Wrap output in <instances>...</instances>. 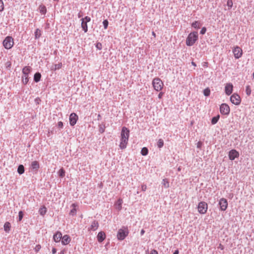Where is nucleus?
Instances as JSON below:
<instances>
[{
    "mask_svg": "<svg viewBox=\"0 0 254 254\" xmlns=\"http://www.w3.org/2000/svg\"><path fill=\"white\" fill-rule=\"evenodd\" d=\"M129 134V129L127 127H124L122 129L121 133V137L119 145L121 149H123L126 148L128 143Z\"/></svg>",
    "mask_w": 254,
    "mask_h": 254,
    "instance_id": "nucleus-1",
    "label": "nucleus"
},
{
    "mask_svg": "<svg viewBox=\"0 0 254 254\" xmlns=\"http://www.w3.org/2000/svg\"><path fill=\"white\" fill-rule=\"evenodd\" d=\"M198 33L197 32H192L190 33L187 39L186 44L187 46H192L198 39Z\"/></svg>",
    "mask_w": 254,
    "mask_h": 254,
    "instance_id": "nucleus-2",
    "label": "nucleus"
},
{
    "mask_svg": "<svg viewBox=\"0 0 254 254\" xmlns=\"http://www.w3.org/2000/svg\"><path fill=\"white\" fill-rule=\"evenodd\" d=\"M152 86L155 90L160 91L164 87V83L160 78L156 77L152 80Z\"/></svg>",
    "mask_w": 254,
    "mask_h": 254,
    "instance_id": "nucleus-3",
    "label": "nucleus"
},
{
    "mask_svg": "<svg viewBox=\"0 0 254 254\" xmlns=\"http://www.w3.org/2000/svg\"><path fill=\"white\" fill-rule=\"evenodd\" d=\"M128 230L127 227H123L119 230L117 233V238L119 240H123L128 234Z\"/></svg>",
    "mask_w": 254,
    "mask_h": 254,
    "instance_id": "nucleus-4",
    "label": "nucleus"
},
{
    "mask_svg": "<svg viewBox=\"0 0 254 254\" xmlns=\"http://www.w3.org/2000/svg\"><path fill=\"white\" fill-rule=\"evenodd\" d=\"M208 209V204L204 201H201L198 203L197 205L198 212L201 214H204L207 212Z\"/></svg>",
    "mask_w": 254,
    "mask_h": 254,
    "instance_id": "nucleus-5",
    "label": "nucleus"
},
{
    "mask_svg": "<svg viewBox=\"0 0 254 254\" xmlns=\"http://www.w3.org/2000/svg\"><path fill=\"white\" fill-rule=\"evenodd\" d=\"M14 41L11 37L7 36L3 41V45L6 49H10L13 46Z\"/></svg>",
    "mask_w": 254,
    "mask_h": 254,
    "instance_id": "nucleus-6",
    "label": "nucleus"
},
{
    "mask_svg": "<svg viewBox=\"0 0 254 254\" xmlns=\"http://www.w3.org/2000/svg\"><path fill=\"white\" fill-rule=\"evenodd\" d=\"M230 112L229 106L225 103L222 104L220 106V112L224 115H228Z\"/></svg>",
    "mask_w": 254,
    "mask_h": 254,
    "instance_id": "nucleus-7",
    "label": "nucleus"
},
{
    "mask_svg": "<svg viewBox=\"0 0 254 254\" xmlns=\"http://www.w3.org/2000/svg\"><path fill=\"white\" fill-rule=\"evenodd\" d=\"M230 101L233 104L239 105L241 103V99L238 94L234 93L230 97Z\"/></svg>",
    "mask_w": 254,
    "mask_h": 254,
    "instance_id": "nucleus-8",
    "label": "nucleus"
},
{
    "mask_svg": "<svg viewBox=\"0 0 254 254\" xmlns=\"http://www.w3.org/2000/svg\"><path fill=\"white\" fill-rule=\"evenodd\" d=\"M233 53L236 59H238L241 58L243 55V51L239 46H236L233 49Z\"/></svg>",
    "mask_w": 254,
    "mask_h": 254,
    "instance_id": "nucleus-9",
    "label": "nucleus"
},
{
    "mask_svg": "<svg viewBox=\"0 0 254 254\" xmlns=\"http://www.w3.org/2000/svg\"><path fill=\"white\" fill-rule=\"evenodd\" d=\"M219 205L221 211H225L228 207V202L226 198H222L219 200Z\"/></svg>",
    "mask_w": 254,
    "mask_h": 254,
    "instance_id": "nucleus-10",
    "label": "nucleus"
},
{
    "mask_svg": "<svg viewBox=\"0 0 254 254\" xmlns=\"http://www.w3.org/2000/svg\"><path fill=\"white\" fill-rule=\"evenodd\" d=\"M239 153L235 149H232L229 152V158L231 160H234L239 157Z\"/></svg>",
    "mask_w": 254,
    "mask_h": 254,
    "instance_id": "nucleus-11",
    "label": "nucleus"
},
{
    "mask_svg": "<svg viewBox=\"0 0 254 254\" xmlns=\"http://www.w3.org/2000/svg\"><path fill=\"white\" fill-rule=\"evenodd\" d=\"M78 120L77 115L74 113H71L69 116V123L71 126H73L76 123Z\"/></svg>",
    "mask_w": 254,
    "mask_h": 254,
    "instance_id": "nucleus-12",
    "label": "nucleus"
},
{
    "mask_svg": "<svg viewBox=\"0 0 254 254\" xmlns=\"http://www.w3.org/2000/svg\"><path fill=\"white\" fill-rule=\"evenodd\" d=\"M233 86L231 83H227L225 87V92L226 94L230 95L233 92Z\"/></svg>",
    "mask_w": 254,
    "mask_h": 254,
    "instance_id": "nucleus-13",
    "label": "nucleus"
},
{
    "mask_svg": "<svg viewBox=\"0 0 254 254\" xmlns=\"http://www.w3.org/2000/svg\"><path fill=\"white\" fill-rule=\"evenodd\" d=\"M71 241V238L67 235H65L62 237V243L64 245L68 244Z\"/></svg>",
    "mask_w": 254,
    "mask_h": 254,
    "instance_id": "nucleus-14",
    "label": "nucleus"
},
{
    "mask_svg": "<svg viewBox=\"0 0 254 254\" xmlns=\"http://www.w3.org/2000/svg\"><path fill=\"white\" fill-rule=\"evenodd\" d=\"M61 239H62V234L60 232H57L53 237L54 241L56 243L59 242Z\"/></svg>",
    "mask_w": 254,
    "mask_h": 254,
    "instance_id": "nucleus-15",
    "label": "nucleus"
},
{
    "mask_svg": "<svg viewBox=\"0 0 254 254\" xmlns=\"http://www.w3.org/2000/svg\"><path fill=\"white\" fill-rule=\"evenodd\" d=\"M123 200L119 198L115 203V208L118 210H121L122 208Z\"/></svg>",
    "mask_w": 254,
    "mask_h": 254,
    "instance_id": "nucleus-16",
    "label": "nucleus"
},
{
    "mask_svg": "<svg viewBox=\"0 0 254 254\" xmlns=\"http://www.w3.org/2000/svg\"><path fill=\"white\" fill-rule=\"evenodd\" d=\"M106 238V235L104 232H100L97 235V239L99 242H103Z\"/></svg>",
    "mask_w": 254,
    "mask_h": 254,
    "instance_id": "nucleus-17",
    "label": "nucleus"
},
{
    "mask_svg": "<svg viewBox=\"0 0 254 254\" xmlns=\"http://www.w3.org/2000/svg\"><path fill=\"white\" fill-rule=\"evenodd\" d=\"M72 207V209L70 211L69 214L72 216L75 215L76 214L77 205L75 203H73L71 205Z\"/></svg>",
    "mask_w": 254,
    "mask_h": 254,
    "instance_id": "nucleus-18",
    "label": "nucleus"
},
{
    "mask_svg": "<svg viewBox=\"0 0 254 254\" xmlns=\"http://www.w3.org/2000/svg\"><path fill=\"white\" fill-rule=\"evenodd\" d=\"M98 227L99 224L98 222L96 221H94L93 222H92L89 229L90 230L95 231L98 229Z\"/></svg>",
    "mask_w": 254,
    "mask_h": 254,
    "instance_id": "nucleus-19",
    "label": "nucleus"
},
{
    "mask_svg": "<svg viewBox=\"0 0 254 254\" xmlns=\"http://www.w3.org/2000/svg\"><path fill=\"white\" fill-rule=\"evenodd\" d=\"M31 71V68L30 66H26L23 67L22 69V73L24 75H28Z\"/></svg>",
    "mask_w": 254,
    "mask_h": 254,
    "instance_id": "nucleus-20",
    "label": "nucleus"
},
{
    "mask_svg": "<svg viewBox=\"0 0 254 254\" xmlns=\"http://www.w3.org/2000/svg\"><path fill=\"white\" fill-rule=\"evenodd\" d=\"M31 168L33 170H37L39 168V164L38 162L37 161L32 162Z\"/></svg>",
    "mask_w": 254,
    "mask_h": 254,
    "instance_id": "nucleus-21",
    "label": "nucleus"
},
{
    "mask_svg": "<svg viewBox=\"0 0 254 254\" xmlns=\"http://www.w3.org/2000/svg\"><path fill=\"white\" fill-rule=\"evenodd\" d=\"M62 66V63H58V64H55L54 65H53L51 68V69L52 70H56L57 69H59L60 68H61Z\"/></svg>",
    "mask_w": 254,
    "mask_h": 254,
    "instance_id": "nucleus-22",
    "label": "nucleus"
},
{
    "mask_svg": "<svg viewBox=\"0 0 254 254\" xmlns=\"http://www.w3.org/2000/svg\"><path fill=\"white\" fill-rule=\"evenodd\" d=\"M40 215L44 216L47 212V208L45 206H42L39 210Z\"/></svg>",
    "mask_w": 254,
    "mask_h": 254,
    "instance_id": "nucleus-23",
    "label": "nucleus"
},
{
    "mask_svg": "<svg viewBox=\"0 0 254 254\" xmlns=\"http://www.w3.org/2000/svg\"><path fill=\"white\" fill-rule=\"evenodd\" d=\"M41 75L39 72H36L34 76V80L36 82H38L40 80Z\"/></svg>",
    "mask_w": 254,
    "mask_h": 254,
    "instance_id": "nucleus-24",
    "label": "nucleus"
},
{
    "mask_svg": "<svg viewBox=\"0 0 254 254\" xmlns=\"http://www.w3.org/2000/svg\"><path fill=\"white\" fill-rule=\"evenodd\" d=\"M39 9L41 13L45 14L47 12V9L45 6L41 5L39 7Z\"/></svg>",
    "mask_w": 254,
    "mask_h": 254,
    "instance_id": "nucleus-25",
    "label": "nucleus"
},
{
    "mask_svg": "<svg viewBox=\"0 0 254 254\" xmlns=\"http://www.w3.org/2000/svg\"><path fill=\"white\" fill-rule=\"evenodd\" d=\"M81 27L85 32H87L88 31V27L87 22L82 20Z\"/></svg>",
    "mask_w": 254,
    "mask_h": 254,
    "instance_id": "nucleus-26",
    "label": "nucleus"
},
{
    "mask_svg": "<svg viewBox=\"0 0 254 254\" xmlns=\"http://www.w3.org/2000/svg\"><path fill=\"white\" fill-rule=\"evenodd\" d=\"M29 81L28 75H24L22 77V81L24 84H26Z\"/></svg>",
    "mask_w": 254,
    "mask_h": 254,
    "instance_id": "nucleus-27",
    "label": "nucleus"
},
{
    "mask_svg": "<svg viewBox=\"0 0 254 254\" xmlns=\"http://www.w3.org/2000/svg\"><path fill=\"white\" fill-rule=\"evenodd\" d=\"M219 118H220V116H219V115H217L216 116L213 117V118H212V119H211V124H212V125H215V124H216L217 123V122L218 121V120H219Z\"/></svg>",
    "mask_w": 254,
    "mask_h": 254,
    "instance_id": "nucleus-28",
    "label": "nucleus"
},
{
    "mask_svg": "<svg viewBox=\"0 0 254 254\" xmlns=\"http://www.w3.org/2000/svg\"><path fill=\"white\" fill-rule=\"evenodd\" d=\"M162 185L165 188H168L169 187V182L167 179H164L162 182Z\"/></svg>",
    "mask_w": 254,
    "mask_h": 254,
    "instance_id": "nucleus-29",
    "label": "nucleus"
},
{
    "mask_svg": "<svg viewBox=\"0 0 254 254\" xmlns=\"http://www.w3.org/2000/svg\"><path fill=\"white\" fill-rule=\"evenodd\" d=\"M191 26H192V27H193V28H194L195 29H198L200 28V27L201 26V24L199 22H198L197 21H195L194 22H193L192 23Z\"/></svg>",
    "mask_w": 254,
    "mask_h": 254,
    "instance_id": "nucleus-30",
    "label": "nucleus"
},
{
    "mask_svg": "<svg viewBox=\"0 0 254 254\" xmlns=\"http://www.w3.org/2000/svg\"><path fill=\"white\" fill-rule=\"evenodd\" d=\"M4 231L6 232H9L10 229V223L7 222L5 223L4 225Z\"/></svg>",
    "mask_w": 254,
    "mask_h": 254,
    "instance_id": "nucleus-31",
    "label": "nucleus"
},
{
    "mask_svg": "<svg viewBox=\"0 0 254 254\" xmlns=\"http://www.w3.org/2000/svg\"><path fill=\"white\" fill-rule=\"evenodd\" d=\"M17 172L20 174L21 175L24 173V167L23 165H20L17 169Z\"/></svg>",
    "mask_w": 254,
    "mask_h": 254,
    "instance_id": "nucleus-32",
    "label": "nucleus"
},
{
    "mask_svg": "<svg viewBox=\"0 0 254 254\" xmlns=\"http://www.w3.org/2000/svg\"><path fill=\"white\" fill-rule=\"evenodd\" d=\"M41 31L39 29H37L35 32V38L36 39H38L41 36Z\"/></svg>",
    "mask_w": 254,
    "mask_h": 254,
    "instance_id": "nucleus-33",
    "label": "nucleus"
},
{
    "mask_svg": "<svg viewBox=\"0 0 254 254\" xmlns=\"http://www.w3.org/2000/svg\"><path fill=\"white\" fill-rule=\"evenodd\" d=\"M203 94L205 96H209L210 94V90L209 88H206L203 90Z\"/></svg>",
    "mask_w": 254,
    "mask_h": 254,
    "instance_id": "nucleus-34",
    "label": "nucleus"
},
{
    "mask_svg": "<svg viewBox=\"0 0 254 254\" xmlns=\"http://www.w3.org/2000/svg\"><path fill=\"white\" fill-rule=\"evenodd\" d=\"M164 145V141L162 139H159L157 142V146L159 148H161Z\"/></svg>",
    "mask_w": 254,
    "mask_h": 254,
    "instance_id": "nucleus-35",
    "label": "nucleus"
},
{
    "mask_svg": "<svg viewBox=\"0 0 254 254\" xmlns=\"http://www.w3.org/2000/svg\"><path fill=\"white\" fill-rule=\"evenodd\" d=\"M141 153L143 156L146 155L148 154V149L146 147H143L141 151Z\"/></svg>",
    "mask_w": 254,
    "mask_h": 254,
    "instance_id": "nucleus-36",
    "label": "nucleus"
},
{
    "mask_svg": "<svg viewBox=\"0 0 254 254\" xmlns=\"http://www.w3.org/2000/svg\"><path fill=\"white\" fill-rule=\"evenodd\" d=\"M246 92L248 96L251 94V89L249 85L246 86Z\"/></svg>",
    "mask_w": 254,
    "mask_h": 254,
    "instance_id": "nucleus-37",
    "label": "nucleus"
},
{
    "mask_svg": "<svg viewBox=\"0 0 254 254\" xmlns=\"http://www.w3.org/2000/svg\"><path fill=\"white\" fill-rule=\"evenodd\" d=\"M233 5V1L232 0H228L227 2V5L229 7V9H230L232 7Z\"/></svg>",
    "mask_w": 254,
    "mask_h": 254,
    "instance_id": "nucleus-38",
    "label": "nucleus"
},
{
    "mask_svg": "<svg viewBox=\"0 0 254 254\" xmlns=\"http://www.w3.org/2000/svg\"><path fill=\"white\" fill-rule=\"evenodd\" d=\"M59 176L64 177L65 176V171L63 169H61L59 172Z\"/></svg>",
    "mask_w": 254,
    "mask_h": 254,
    "instance_id": "nucleus-39",
    "label": "nucleus"
},
{
    "mask_svg": "<svg viewBox=\"0 0 254 254\" xmlns=\"http://www.w3.org/2000/svg\"><path fill=\"white\" fill-rule=\"evenodd\" d=\"M4 9V4L2 0H0V12Z\"/></svg>",
    "mask_w": 254,
    "mask_h": 254,
    "instance_id": "nucleus-40",
    "label": "nucleus"
},
{
    "mask_svg": "<svg viewBox=\"0 0 254 254\" xmlns=\"http://www.w3.org/2000/svg\"><path fill=\"white\" fill-rule=\"evenodd\" d=\"M18 216H19V221H20L23 218V213L22 211H20L18 213Z\"/></svg>",
    "mask_w": 254,
    "mask_h": 254,
    "instance_id": "nucleus-41",
    "label": "nucleus"
},
{
    "mask_svg": "<svg viewBox=\"0 0 254 254\" xmlns=\"http://www.w3.org/2000/svg\"><path fill=\"white\" fill-rule=\"evenodd\" d=\"M103 24L105 29H107L108 26V21L107 20H104L103 22Z\"/></svg>",
    "mask_w": 254,
    "mask_h": 254,
    "instance_id": "nucleus-42",
    "label": "nucleus"
},
{
    "mask_svg": "<svg viewBox=\"0 0 254 254\" xmlns=\"http://www.w3.org/2000/svg\"><path fill=\"white\" fill-rule=\"evenodd\" d=\"M81 20H83L84 21L87 23L91 20V19L89 17L86 16L85 17L82 18Z\"/></svg>",
    "mask_w": 254,
    "mask_h": 254,
    "instance_id": "nucleus-43",
    "label": "nucleus"
},
{
    "mask_svg": "<svg viewBox=\"0 0 254 254\" xmlns=\"http://www.w3.org/2000/svg\"><path fill=\"white\" fill-rule=\"evenodd\" d=\"M206 31V28H205V27H203V28L201 29V31H200V33L201 34H202V35H203V34H204L205 33Z\"/></svg>",
    "mask_w": 254,
    "mask_h": 254,
    "instance_id": "nucleus-44",
    "label": "nucleus"
},
{
    "mask_svg": "<svg viewBox=\"0 0 254 254\" xmlns=\"http://www.w3.org/2000/svg\"><path fill=\"white\" fill-rule=\"evenodd\" d=\"M58 127L61 128L63 127V123L62 122L60 121L58 123Z\"/></svg>",
    "mask_w": 254,
    "mask_h": 254,
    "instance_id": "nucleus-45",
    "label": "nucleus"
},
{
    "mask_svg": "<svg viewBox=\"0 0 254 254\" xmlns=\"http://www.w3.org/2000/svg\"><path fill=\"white\" fill-rule=\"evenodd\" d=\"M96 47L99 50H101L102 49V44L101 43H98L96 44Z\"/></svg>",
    "mask_w": 254,
    "mask_h": 254,
    "instance_id": "nucleus-46",
    "label": "nucleus"
},
{
    "mask_svg": "<svg viewBox=\"0 0 254 254\" xmlns=\"http://www.w3.org/2000/svg\"><path fill=\"white\" fill-rule=\"evenodd\" d=\"M147 189V186L145 185H142L141 190L142 191H145Z\"/></svg>",
    "mask_w": 254,
    "mask_h": 254,
    "instance_id": "nucleus-47",
    "label": "nucleus"
},
{
    "mask_svg": "<svg viewBox=\"0 0 254 254\" xmlns=\"http://www.w3.org/2000/svg\"><path fill=\"white\" fill-rule=\"evenodd\" d=\"M164 95V93L162 92H160L158 96L159 99H161Z\"/></svg>",
    "mask_w": 254,
    "mask_h": 254,
    "instance_id": "nucleus-48",
    "label": "nucleus"
},
{
    "mask_svg": "<svg viewBox=\"0 0 254 254\" xmlns=\"http://www.w3.org/2000/svg\"><path fill=\"white\" fill-rule=\"evenodd\" d=\"M150 254H158L156 250H152L151 251Z\"/></svg>",
    "mask_w": 254,
    "mask_h": 254,
    "instance_id": "nucleus-49",
    "label": "nucleus"
},
{
    "mask_svg": "<svg viewBox=\"0 0 254 254\" xmlns=\"http://www.w3.org/2000/svg\"><path fill=\"white\" fill-rule=\"evenodd\" d=\"M41 249V246L39 245H38L35 247V250L36 251H38Z\"/></svg>",
    "mask_w": 254,
    "mask_h": 254,
    "instance_id": "nucleus-50",
    "label": "nucleus"
},
{
    "mask_svg": "<svg viewBox=\"0 0 254 254\" xmlns=\"http://www.w3.org/2000/svg\"><path fill=\"white\" fill-rule=\"evenodd\" d=\"M219 248H220L221 250H223L224 249V246L221 244H220Z\"/></svg>",
    "mask_w": 254,
    "mask_h": 254,
    "instance_id": "nucleus-51",
    "label": "nucleus"
},
{
    "mask_svg": "<svg viewBox=\"0 0 254 254\" xmlns=\"http://www.w3.org/2000/svg\"><path fill=\"white\" fill-rule=\"evenodd\" d=\"M57 252V250L55 248H53L52 249V253L53 254H56Z\"/></svg>",
    "mask_w": 254,
    "mask_h": 254,
    "instance_id": "nucleus-52",
    "label": "nucleus"
},
{
    "mask_svg": "<svg viewBox=\"0 0 254 254\" xmlns=\"http://www.w3.org/2000/svg\"><path fill=\"white\" fill-rule=\"evenodd\" d=\"M201 145V142H200V141H199V142H198L197 143V147H200Z\"/></svg>",
    "mask_w": 254,
    "mask_h": 254,
    "instance_id": "nucleus-53",
    "label": "nucleus"
},
{
    "mask_svg": "<svg viewBox=\"0 0 254 254\" xmlns=\"http://www.w3.org/2000/svg\"><path fill=\"white\" fill-rule=\"evenodd\" d=\"M152 35H153V36L154 38H155V37H156V35L154 31H153V32H152Z\"/></svg>",
    "mask_w": 254,
    "mask_h": 254,
    "instance_id": "nucleus-54",
    "label": "nucleus"
},
{
    "mask_svg": "<svg viewBox=\"0 0 254 254\" xmlns=\"http://www.w3.org/2000/svg\"><path fill=\"white\" fill-rule=\"evenodd\" d=\"M144 230L143 229L141 230V232H140V234L141 235H143L144 234Z\"/></svg>",
    "mask_w": 254,
    "mask_h": 254,
    "instance_id": "nucleus-55",
    "label": "nucleus"
},
{
    "mask_svg": "<svg viewBox=\"0 0 254 254\" xmlns=\"http://www.w3.org/2000/svg\"><path fill=\"white\" fill-rule=\"evenodd\" d=\"M179 251L178 250H176L175 252L173 253V254H179Z\"/></svg>",
    "mask_w": 254,
    "mask_h": 254,
    "instance_id": "nucleus-56",
    "label": "nucleus"
},
{
    "mask_svg": "<svg viewBox=\"0 0 254 254\" xmlns=\"http://www.w3.org/2000/svg\"><path fill=\"white\" fill-rule=\"evenodd\" d=\"M207 65H208V63L205 62V63H204L203 66L207 67Z\"/></svg>",
    "mask_w": 254,
    "mask_h": 254,
    "instance_id": "nucleus-57",
    "label": "nucleus"
},
{
    "mask_svg": "<svg viewBox=\"0 0 254 254\" xmlns=\"http://www.w3.org/2000/svg\"><path fill=\"white\" fill-rule=\"evenodd\" d=\"M191 64H192V65H193V66H196V64H195V63H194V62H191Z\"/></svg>",
    "mask_w": 254,
    "mask_h": 254,
    "instance_id": "nucleus-58",
    "label": "nucleus"
},
{
    "mask_svg": "<svg viewBox=\"0 0 254 254\" xmlns=\"http://www.w3.org/2000/svg\"><path fill=\"white\" fill-rule=\"evenodd\" d=\"M253 78H254V73H253Z\"/></svg>",
    "mask_w": 254,
    "mask_h": 254,
    "instance_id": "nucleus-59",
    "label": "nucleus"
},
{
    "mask_svg": "<svg viewBox=\"0 0 254 254\" xmlns=\"http://www.w3.org/2000/svg\"><path fill=\"white\" fill-rule=\"evenodd\" d=\"M178 170H179V171H180V168H178Z\"/></svg>",
    "mask_w": 254,
    "mask_h": 254,
    "instance_id": "nucleus-60",
    "label": "nucleus"
}]
</instances>
